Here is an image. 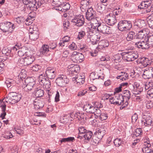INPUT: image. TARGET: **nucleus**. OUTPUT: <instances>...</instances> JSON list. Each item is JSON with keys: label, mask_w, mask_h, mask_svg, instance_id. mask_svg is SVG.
<instances>
[{"label": "nucleus", "mask_w": 153, "mask_h": 153, "mask_svg": "<svg viewBox=\"0 0 153 153\" xmlns=\"http://www.w3.org/2000/svg\"><path fill=\"white\" fill-rule=\"evenodd\" d=\"M138 94H134L132 95V97L134 101H140L142 100L143 97L140 96H138Z\"/></svg>", "instance_id": "obj_52"}, {"label": "nucleus", "mask_w": 153, "mask_h": 153, "mask_svg": "<svg viewBox=\"0 0 153 153\" xmlns=\"http://www.w3.org/2000/svg\"><path fill=\"white\" fill-rule=\"evenodd\" d=\"M144 140V146H146L148 147H151V145L150 143V139L148 137H145Z\"/></svg>", "instance_id": "obj_50"}, {"label": "nucleus", "mask_w": 153, "mask_h": 153, "mask_svg": "<svg viewBox=\"0 0 153 153\" xmlns=\"http://www.w3.org/2000/svg\"><path fill=\"white\" fill-rule=\"evenodd\" d=\"M79 133L80 134H84L87 131V130L84 127H80L78 128Z\"/></svg>", "instance_id": "obj_61"}, {"label": "nucleus", "mask_w": 153, "mask_h": 153, "mask_svg": "<svg viewBox=\"0 0 153 153\" xmlns=\"http://www.w3.org/2000/svg\"><path fill=\"white\" fill-rule=\"evenodd\" d=\"M150 147H148L146 146H144L142 149L143 152L144 153H149L151 151V149H150Z\"/></svg>", "instance_id": "obj_59"}, {"label": "nucleus", "mask_w": 153, "mask_h": 153, "mask_svg": "<svg viewBox=\"0 0 153 153\" xmlns=\"http://www.w3.org/2000/svg\"><path fill=\"white\" fill-rule=\"evenodd\" d=\"M142 120V123L143 126H153V122L152 120L151 117L149 116L145 115L143 117Z\"/></svg>", "instance_id": "obj_13"}, {"label": "nucleus", "mask_w": 153, "mask_h": 153, "mask_svg": "<svg viewBox=\"0 0 153 153\" xmlns=\"http://www.w3.org/2000/svg\"><path fill=\"white\" fill-rule=\"evenodd\" d=\"M114 143L116 146L119 147L121 144L122 141L120 139L116 138L114 140Z\"/></svg>", "instance_id": "obj_54"}, {"label": "nucleus", "mask_w": 153, "mask_h": 153, "mask_svg": "<svg viewBox=\"0 0 153 153\" xmlns=\"http://www.w3.org/2000/svg\"><path fill=\"white\" fill-rule=\"evenodd\" d=\"M91 105L89 104H86L83 107V109L87 112L89 113Z\"/></svg>", "instance_id": "obj_60"}, {"label": "nucleus", "mask_w": 153, "mask_h": 153, "mask_svg": "<svg viewBox=\"0 0 153 153\" xmlns=\"http://www.w3.org/2000/svg\"><path fill=\"white\" fill-rule=\"evenodd\" d=\"M14 129L19 135H22L24 133V129L22 127L17 126Z\"/></svg>", "instance_id": "obj_37"}, {"label": "nucleus", "mask_w": 153, "mask_h": 153, "mask_svg": "<svg viewBox=\"0 0 153 153\" xmlns=\"http://www.w3.org/2000/svg\"><path fill=\"white\" fill-rule=\"evenodd\" d=\"M23 2L25 5H28L30 10H36L42 4L41 2H36L35 0H23Z\"/></svg>", "instance_id": "obj_1"}, {"label": "nucleus", "mask_w": 153, "mask_h": 153, "mask_svg": "<svg viewBox=\"0 0 153 153\" xmlns=\"http://www.w3.org/2000/svg\"><path fill=\"white\" fill-rule=\"evenodd\" d=\"M94 115L95 117L96 118L99 117L101 114V111L99 108L96 109L94 113Z\"/></svg>", "instance_id": "obj_55"}, {"label": "nucleus", "mask_w": 153, "mask_h": 153, "mask_svg": "<svg viewBox=\"0 0 153 153\" xmlns=\"http://www.w3.org/2000/svg\"><path fill=\"white\" fill-rule=\"evenodd\" d=\"M6 83L8 88L11 87V86H13L15 85L16 82L10 79L9 81H6Z\"/></svg>", "instance_id": "obj_45"}, {"label": "nucleus", "mask_w": 153, "mask_h": 153, "mask_svg": "<svg viewBox=\"0 0 153 153\" xmlns=\"http://www.w3.org/2000/svg\"><path fill=\"white\" fill-rule=\"evenodd\" d=\"M98 45V48L101 49L103 48L107 47L109 45V44L107 40H102L99 42Z\"/></svg>", "instance_id": "obj_28"}, {"label": "nucleus", "mask_w": 153, "mask_h": 153, "mask_svg": "<svg viewBox=\"0 0 153 153\" xmlns=\"http://www.w3.org/2000/svg\"><path fill=\"white\" fill-rule=\"evenodd\" d=\"M13 137V135L11 133L9 132H6L4 136V137L6 139H10Z\"/></svg>", "instance_id": "obj_62"}, {"label": "nucleus", "mask_w": 153, "mask_h": 153, "mask_svg": "<svg viewBox=\"0 0 153 153\" xmlns=\"http://www.w3.org/2000/svg\"><path fill=\"white\" fill-rule=\"evenodd\" d=\"M62 6H61L60 7H62L63 10L67 11L70 9V5L68 3H66V4L62 3Z\"/></svg>", "instance_id": "obj_57"}, {"label": "nucleus", "mask_w": 153, "mask_h": 153, "mask_svg": "<svg viewBox=\"0 0 153 153\" xmlns=\"http://www.w3.org/2000/svg\"><path fill=\"white\" fill-rule=\"evenodd\" d=\"M39 33L38 31L31 32L29 35V38L32 41H36L39 37Z\"/></svg>", "instance_id": "obj_23"}, {"label": "nucleus", "mask_w": 153, "mask_h": 153, "mask_svg": "<svg viewBox=\"0 0 153 153\" xmlns=\"http://www.w3.org/2000/svg\"><path fill=\"white\" fill-rule=\"evenodd\" d=\"M13 101V103L14 104H15L18 102L21 98V96L20 95H17V94H15L13 95H11Z\"/></svg>", "instance_id": "obj_36"}, {"label": "nucleus", "mask_w": 153, "mask_h": 153, "mask_svg": "<svg viewBox=\"0 0 153 153\" xmlns=\"http://www.w3.org/2000/svg\"><path fill=\"white\" fill-rule=\"evenodd\" d=\"M138 57V54L137 52L133 51L128 52L123 56V59L128 62L134 61Z\"/></svg>", "instance_id": "obj_5"}, {"label": "nucleus", "mask_w": 153, "mask_h": 153, "mask_svg": "<svg viewBox=\"0 0 153 153\" xmlns=\"http://www.w3.org/2000/svg\"><path fill=\"white\" fill-rule=\"evenodd\" d=\"M143 77L145 79H151L153 77V68L149 67L144 71Z\"/></svg>", "instance_id": "obj_14"}, {"label": "nucleus", "mask_w": 153, "mask_h": 153, "mask_svg": "<svg viewBox=\"0 0 153 153\" xmlns=\"http://www.w3.org/2000/svg\"><path fill=\"white\" fill-rule=\"evenodd\" d=\"M73 80H75L77 83L82 84L84 82V77L80 76H78L76 78H73Z\"/></svg>", "instance_id": "obj_33"}, {"label": "nucleus", "mask_w": 153, "mask_h": 153, "mask_svg": "<svg viewBox=\"0 0 153 153\" xmlns=\"http://www.w3.org/2000/svg\"><path fill=\"white\" fill-rule=\"evenodd\" d=\"M91 28H93V29H97V30H98V28L102 25L100 21L97 20L96 18L91 21Z\"/></svg>", "instance_id": "obj_20"}, {"label": "nucleus", "mask_w": 153, "mask_h": 153, "mask_svg": "<svg viewBox=\"0 0 153 153\" xmlns=\"http://www.w3.org/2000/svg\"><path fill=\"white\" fill-rule=\"evenodd\" d=\"M19 50L18 52V55L20 56H23L28 51V48L25 46L22 47L21 48H19Z\"/></svg>", "instance_id": "obj_27"}, {"label": "nucleus", "mask_w": 153, "mask_h": 153, "mask_svg": "<svg viewBox=\"0 0 153 153\" xmlns=\"http://www.w3.org/2000/svg\"><path fill=\"white\" fill-rule=\"evenodd\" d=\"M105 21L108 25L112 26L117 22L115 16L111 13H110L106 16Z\"/></svg>", "instance_id": "obj_8"}, {"label": "nucleus", "mask_w": 153, "mask_h": 153, "mask_svg": "<svg viewBox=\"0 0 153 153\" xmlns=\"http://www.w3.org/2000/svg\"><path fill=\"white\" fill-rule=\"evenodd\" d=\"M100 36L98 38L97 35L94 34L93 35H87V42H91L92 44L95 45L97 44V42L99 41L100 38Z\"/></svg>", "instance_id": "obj_17"}, {"label": "nucleus", "mask_w": 153, "mask_h": 153, "mask_svg": "<svg viewBox=\"0 0 153 153\" xmlns=\"http://www.w3.org/2000/svg\"><path fill=\"white\" fill-rule=\"evenodd\" d=\"M68 68L69 70V71H70L72 72L77 73L80 69L79 65H74L71 64L68 67Z\"/></svg>", "instance_id": "obj_24"}, {"label": "nucleus", "mask_w": 153, "mask_h": 153, "mask_svg": "<svg viewBox=\"0 0 153 153\" xmlns=\"http://www.w3.org/2000/svg\"><path fill=\"white\" fill-rule=\"evenodd\" d=\"M135 36L134 32L133 31L129 32L128 34L127 37H126V39L128 41L131 40L134 38V36Z\"/></svg>", "instance_id": "obj_40"}, {"label": "nucleus", "mask_w": 153, "mask_h": 153, "mask_svg": "<svg viewBox=\"0 0 153 153\" xmlns=\"http://www.w3.org/2000/svg\"><path fill=\"white\" fill-rule=\"evenodd\" d=\"M146 25L145 21L141 19L136 20L134 23V25L136 26L139 28H144Z\"/></svg>", "instance_id": "obj_22"}, {"label": "nucleus", "mask_w": 153, "mask_h": 153, "mask_svg": "<svg viewBox=\"0 0 153 153\" xmlns=\"http://www.w3.org/2000/svg\"><path fill=\"white\" fill-rule=\"evenodd\" d=\"M117 94H116L115 96L111 97L109 99V102L111 104L117 105Z\"/></svg>", "instance_id": "obj_44"}, {"label": "nucleus", "mask_w": 153, "mask_h": 153, "mask_svg": "<svg viewBox=\"0 0 153 153\" xmlns=\"http://www.w3.org/2000/svg\"><path fill=\"white\" fill-rule=\"evenodd\" d=\"M6 105H5L1 104V108L2 113L0 117L2 118V119L4 118L6 114V112H5L6 110Z\"/></svg>", "instance_id": "obj_41"}, {"label": "nucleus", "mask_w": 153, "mask_h": 153, "mask_svg": "<svg viewBox=\"0 0 153 153\" xmlns=\"http://www.w3.org/2000/svg\"><path fill=\"white\" fill-rule=\"evenodd\" d=\"M96 12L92 7L87 9L86 13V19L88 21H91L96 17Z\"/></svg>", "instance_id": "obj_11"}, {"label": "nucleus", "mask_w": 153, "mask_h": 153, "mask_svg": "<svg viewBox=\"0 0 153 153\" xmlns=\"http://www.w3.org/2000/svg\"><path fill=\"white\" fill-rule=\"evenodd\" d=\"M148 23L149 27L153 29V13L148 16Z\"/></svg>", "instance_id": "obj_35"}, {"label": "nucleus", "mask_w": 153, "mask_h": 153, "mask_svg": "<svg viewBox=\"0 0 153 153\" xmlns=\"http://www.w3.org/2000/svg\"><path fill=\"white\" fill-rule=\"evenodd\" d=\"M105 128H100L98 129L96 132L94 134L102 138L103 136L105 134Z\"/></svg>", "instance_id": "obj_25"}, {"label": "nucleus", "mask_w": 153, "mask_h": 153, "mask_svg": "<svg viewBox=\"0 0 153 153\" xmlns=\"http://www.w3.org/2000/svg\"><path fill=\"white\" fill-rule=\"evenodd\" d=\"M70 40V37L68 36H65L63 37L62 40L60 41L59 45V46L63 47L65 46V43L68 42Z\"/></svg>", "instance_id": "obj_30"}, {"label": "nucleus", "mask_w": 153, "mask_h": 153, "mask_svg": "<svg viewBox=\"0 0 153 153\" xmlns=\"http://www.w3.org/2000/svg\"><path fill=\"white\" fill-rule=\"evenodd\" d=\"M63 0H53V5H56L57 7H60L61 6H62V2Z\"/></svg>", "instance_id": "obj_49"}, {"label": "nucleus", "mask_w": 153, "mask_h": 153, "mask_svg": "<svg viewBox=\"0 0 153 153\" xmlns=\"http://www.w3.org/2000/svg\"><path fill=\"white\" fill-rule=\"evenodd\" d=\"M72 22L74 23L75 25L80 27L84 24V18L82 15H79L72 19Z\"/></svg>", "instance_id": "obj_12"}, {"label": "nucleus", "mask_w": 153, "mask_h": 153, "mask_svg": "<svg viewBox=\"0 0 153 153\" xmlns=\"http://www.w3.org/2000/svg\"><path fill=\"white\" fill-rule=\"evenodd\" d=\"M34 106L35 109L38 110L40 108H42L44 106V104L42 101L41 100L36 99L34 101Z\"/></svg>", "instance_id": "obj_21"}, {"label": "nucleus", "mask_w": 153, "mask_h": 153, "mask_svg": "<svg viewBox=\"0 0 153 153\" xmlns=\"http://www.w3.org/2000/svg\"><path fill=\"white\" fill-rule=\"evenodd\" d=\"M49 47L47 45H42L39 52H37V55L39 56H42L45 55L49 51Z\"/></svg>", "instance_id": "obj_16"}, {"label": "nucleus", "mask_w": 153, "mask_h": 153, "mask_svg": "<svg viewBox=\"0 0 153 153\" xmlns=\"http://www.w3.org/2000/svg\"><path fill=\"white\" fill-rule=\"evenodd\" d=\"M34 94L36 97H39L42 96L44 94L43 90L37 88L34 91Z\"/></svg>", "instance_id": "obj_29"}, {"label": "nucleus", "mask_w": 153, "mask_h": 153, "mask_svg": "<svg viewBox=\"0 0 153 153\" xmlns=\"http://www.w3.org/2000/svg\"><path fill=\"white\" fill-rule=\"evenodd\" d=\"M14 28V24L10 22H4L0 23V29L4 32H11Z\"/></svg>", "instance_id": "obj_3"}, {"label": "nucleus", "mask_w": 153, "mask_h": 153, "mask_svg": "<svg viewBox=\"0 0 153 153\" xmlns=\"http://www.w3.org/2000/svg\"><path fill=\"white\" fill-rule=\"evenodd\" d=\"M25 85L24 84L22 87L24 88V90L26 92H28L31 91L33 88L35 82L33 79L31 78H29L25 79Z\"/></svg>", "instance_id": "obj_6"}, {"label": "nucleus", "mask_w": 153, "mask_h": 153, "mask_svg": "<svg viewBox=\"0 0 153 153\" xmlns=\"http://www.w3.org/2000/svg\"><path fill=\"white\" fill-rule=\"evenodd\" d=\"M108 117L107 114L104 113H102L99 117L100 119L101 120H106Z\"/></svg>", "instance_id": "obj_64"}, {"label": "nucleus", "mask_w": 153, "mask_h": 153, "mask_svg": "<svg viewBox=\"0 0 153 153\" xmlns=\"http://www.w3.org/2000/svg\"><path fill=\"white\" fill-rule=\"evenodd\" d=\"M74 140V137H69L66 138H63L59 141V144L61 145L62 143L66 142H70L73 141Z\"/></svg>", "instance_id": "obj_34"}, {"label": "nucleus", "mask_w": 153, "mask_h": 153, "mask_svg": "<svg viewBox=\"0 0 153 153\" xmlns=\"http://www.w3.org/2000/svg\"><path fill=\"white\" fill-rule=\"evenodd\" d=\"M147 42L149 45L153 46V35H149L147 36Z\"/></svg>", "instance_id": "obj_51"}, {"label": "nucleus", "mask_w": 153, "mask_h": 153, "mask_svg": "<svg viewBox=\"0 0 153 153\" xmlns=\"http://www.w3.org/2000/svg\"><path fill=\"white\" fill-rule=\"evenodd\" d=\"M10 52V50L6 48H4L2 50V54L4 55L5 57L9 55Z\"/></svg>", "instance_id": "obj_39"}, {"label": "nucleus", "mask_w": 153, "mask_h": 153, "mask_svg": "<svg viewBox=\"0 0 153 153\" xmlns=\"http://www.w3.org/2000/svg\"><path fill=\"white\" fill-rule=\"evenodd\" d=\"M131 27V22L126 20L120 21L118 24V28L121 31L129 30Z\"/></svg>", "instance_id": "obj_2"}, {"label": "nucleus", "mask_w": 153, "mask_h": 153, "mask_svg": "<svg viewBox=\"0 0 153 153\" xmlns=\"http://www.w3.org/2000/svg\"><path fill=\"white\" fill-rule=\"evenodd\" d=\"M142 129L141 128H137L133 132V134L136 137L141 136L142 134Z\"/></svg>", "instance_id": "obj_46"}, {"label": "nucleus", "mask_w": 153, "mask_h": 153, "mask_svg": "<svg viewBox=\"0 0 153 153\" xmlns=\"http://www.w3.org/2000/svg\"><path fill=\"white\" fill-rule=\"evenodd\" d=\"M92 133L91 131H88L84 134L85 140H89L92 137Z\"/></svg>", "instance_id": "obj_42"}, {"label": "nucleus", "mask_w": 153, "mask_h": 153, "mask_svg": "<svg viewBox=\"0 0 153 153\" xmlns=\"http://www.w3.org/2000/svg\"><path fill=\"white\" fill-rule=\"evenodd\" d=\"M39 83L42 85L45 86L46 89H48L51 87V82L49 79H47L44 76V74H41L39 77Z\"/></svg>", "instance_id": "obj_9"}, {"label": "nucleus", "mask_w": 153, "mask_h": 153, "mask_svg": "<svg viewBox=\"0 0 153 153\" xmlns=\"http://www.w3.org/2000/svg\"><path fill=\"white\" fill-rule=\"evenodd\" d=\"M25 66L31 64L34 60L35 58L33 56H27L25 57Z\"/></svg>", "instance_id": "obj_26"}, {"label": "nucleus", "mask_w": 153, "mask_h": 153, "mask_svg": "<svg viewBox=\"0 0 153 153\" xmlns=\"http://www.w3.org/2000/svg\"><path fill=\"white\" fill-rule=\"evenodd\" d=\"M81 4L82 6L81 7V9L83 8V7H86L89 5V0H82L81 2Z\"/></svg>", "instance_id": "obj_53"}, {"label": "nucleus", "mask_w": 153, "mask_h": 153, "mask_svg": "<svg viewBox=\"0 0 153 153\" xmlns=\"http://www.w3.org/2000/svg\"><path fill=\"white\" fill-rule=\"evenodd\" d=\"M136 62L138 64H141L144 67H147L150 64L148 59L144 57L139 58L136 61Z\"/></svg>", "instance_id": "obj_19"}, {"label": "nucleus", "mask_w": 153, "mask_h": 153, "mask_svg": "<svg viewBox=\"0 0 153 153\" xmlns=\"http://www.w3.org/2000/svg\"><path fill=\"white\" fill-rule=\"evenodd\" d=\"M128 74L124 72H121L120 75L117 77L118 79L120 78L122 81L128 79Z\"/></svg>", "instance_id": "obj_32"}, {"label": "nucleus", "mask_w": 153, "mask_h": 153, "mask_svg": "<svg viewBox=\"0 0 153 153\" xmlns=\"http://www.w3.org/2000/svg\"><path fill=\"white\" fill-rule=\"evenodd\" d=\"M11 98H12V97L11 95L10 94L7 96L6 97L4 98L3 100H4L7 103H9L11 104H13L14 103H13V101Z\"/></svg>", "instance_id": "obj_43"}, {"label": "nucleus", "mask_w": 153, "mask_h": 153, "mask_svg": "<svg viewBox=\"0 0 153 153\" xmlns=\"http://www.w3.org/2000/svg\"><path fill=\"white\" fill-rule=\"evenodd\" d=\"M136 46L138 48L142 49H147L149 48V44L148 42L142 41L136 42L135 44Z\"/></svg>", "instance_id": "obj_18"}, {"label": "nucleus", "mask_w": 153, "mask_h": 153, "mask_svg": "<svg viewBox=\"0 0 153 153\" xmlns=\"http://www.w3.org/2000/svg\"><path fill=\"white\" fill-rule=\"evenodd\" d=\"M84 56L82 53L74 51L71 56V59L74 62L80 63L84 60Z\"/></svg>", "instance_id": "obj_4"}, {"label": "nucleus", "mask_w": 153, "mask_h": 153, "mask_svg": "<svg viewBox=\"0 0 153 153\" xmlns=\"http://www.w3.org/2000/svg\"><path fill=\"white\" fill-rule=\"evenodd\" d=\"M123 94L124 97H126L127 100H128L131 98V92L128 90H125L123 91Z\"/></svg>", "instance_id": "obj_48"}, {"label": "nucleus", "mask_w": 153, "mask_h": 153, "mask_svg": "<svg viewBox=\"0 0 153 153\" xmlns=\"http://www.w3.org/2000/svg\"><path fill=\"white\" fill-rule=\"evenodd\" d=\"M15 22L18 24H20L22 22H23L24 20V19L23 17L22 16L18 17L16 18L15 19Z\"/></svg>", "instance_id": "obj_63"}, {"label": "nucleus", "mask_w": 153, "mask_h": 153, "mask_svg": "<svg viewBox=\"0 0 153 153\" xmlns=\"http://www.w3.org/2000/svg\"><path fill=\"white\" fill-rule=\"evenodd\" d=\"M97 30V29H93L91 27L89 31H88V34L87 35H93L94 34H95L96 31Z\"/></svg>", "instance_id": "obj_58"}, {"label": "nucleus", "mask_w": 153, "mask_h": 153, "mask_svg": "<svg viewBox=\"0 0 153 153\" xmlns=\"http://www.w3.org/2000/svg\"><path fill=\"white\" fill-rule=\"evenodd\" d=\"M146 32L145 30H142L139 32L137 34V37L141 39L146 36Z\"/></svg>", "instance_id": "obj_38"}, {"label": "nucleus", "mask_w": 153, "mask_h": 153, "mask_svg": "<svg viewBox=\"0 0 153 153\" xmlns=\"http://www.w3.org/2000/svg\"><path fill=\"white\" fill-rule=\"evenodd\" d=\"M56 71L53 68L50 67L47 68L45 74L48 78L53 79L55 77Z\"/></svg>", "instance_id": "obj_10"}, {"label": "nucleus", "mask_w": 153, "mask_h": 153, "mask_svg": "<svg viewBox=\"0 0 153 153\" xmlns=\"http://www.w3.org/2000/svg\"><path fill=\"white\" fill-rule=\"evenodd\" d=\"M68 82V79L67 78L66 76L63 75L58 77L56 80V84L61 87L65 85Z\"/></svg>", "instance_id": "obj_7"}, {"label": "nucleus", "mask_w": 153, "mask_h": 153, "mask_svg": "<svg viewBox=\"0 0 153 153\" xmlns=\"http://www.w3.org/2000/svg\"><path fill=\"white\" fill-rule=\"evenodd\" d=\"M102 139V138L98 137L95 134L94 135L93 137V142L96 144H98L101 141Z\"/></svg>", "instance_id": "obj_47"}, {"label": "nucleus", "mask_w": 153, "mask_h": 153, "mask_svg": "<svg viewBox=\"0 0 153 153\" xmlns=\"http://www.w3.org/2000/svg\"><path fill=\"white\" fill-rule=\"evenodd\" d=\"M143 88L141 86H140L136 89V90H133V94H139L143 90Z\"/></svg>", "instance_id": "obj_56"}, {"label": "nucleus", "mask_w": 153, "mask_h": 153, "mask_svg": "<svg viewBox=\"0 0 153 153\" xmlns=\"http://www.w3.org/2000/svg\"><path fill=\"white\" fill-rule=\"evenodd\" d=\"M98 29V31L104 34H109L111 33L110 27L106 25H101Z\"/></svg>", "instance_id": "obj_15"}, {"label": "nucleus", "mask_w": 153, "mask_h": 153, "mask_svg": "<svg viewBox=\"0 0 153 153\" xmlns=\"http://www.w3.org/2000/svg\"><path fill=\"white\" fill-rule=\"evenodd\" d=\"M117 105H120L122 104L124 102V97L123 95L117 94Z\"/></svg>", "instance_id": "obj_31"}]
</instances>
